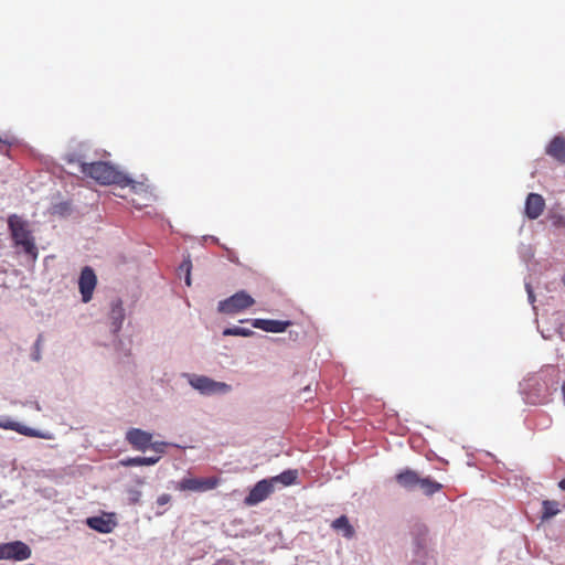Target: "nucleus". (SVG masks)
Here are the masks:
<instances>
[{
	"label": "nucleus",
	"mask_w": 565,
	"mask_h": 565,
	"mask_svg": "<svg viewBox=\"0 0 565 565\" xmlns=\"http://www.w3.org/2000/svg\"><path fill=\"white\" fill-rule=\"evenodd\" d=\"M68 163H77L79 172L95 180L102 185L118 184L120 186H136V182L129 177L118 171L113 164L104 161L83 162L71 156L67 158Z\"/></svg>",
	"instance_id": "f257e3e1"
},
{
	"label": "nucleus",
	"mask_w": 565,
	"mask_h": 565,
	"mask_svg": "<svg viewBox=\"0 0 565 565\" xmlns=\"http://www.w3.org/2000/svg\"><path fill=\"white\" fill-rule=\"evenodd\" d=\"M8 226L15 245L21 246L26 254L36 258L38 248L34 244L31 232L28 230L26 222L20 216L13 214L8 218Z\"/></svg>",
	"instance_id": "f03ea898"
},
{
	"label": "nucleus",
	"mask_w": 565,
	"mask_h": 565,
	"mask_svg": "<svg viewBox=\"0 0 565 565\" xmlns=\"http://www.w3.org/2000/svg\"><path fill=\"white\" fill-rule=\"evenodd\" d=\"M254 303L255 299L246 291L241 290L220 301L217 305V310L224 315H236L254 306Z\"/></svg>",
	"instance_id": "7ed1b4c3"
},
{
	"label": "nucleus",
	"mask_w": 565,
	"mask_h": 565,
	"mask_svg": "<svg viewBox=\"0 0 565 565\" xmlns=\"http://www.w3.org/2000/svg\"><path fill=\"white\" fill-rule=\"evenodd\" d=\"M221 483L218 477L209 478H183L177 489L180 491L205 492L215 489Z\"/></svg>",
	"instance_id": "20e7f679"
},
{
	"label": "nucleus",
	"mask_w": 565,
	"mask_h": 565,
	"mask_svg": "<svg viewBox=\"0 0 565 565\" xmlns=\"http://www.w3.org/2000/svg\"><path fill=\"white\" fill-rule=\"evenodd\" d=\"M190 384L193 388L202 394L227 393L231 386L223 382H216L207 376L194 375L190 379Z\"/></svg>",
	"instance_id": "39448f33"
},
{
	"label": "nucleus",
	"mask_w": 565,
	"mask_h": 565,
	"mask_svg": "<svg viewBox=\"0 0 565 565\" xmlns=\"http://www.w3.org/2000/svg\"><path fill=\"white\" fill-rule=\"evenodd\" d=\"M31 548L22 541H14L0 544V561L14 559L24 561L31 556Z\"/></svg>",
	"instance_id": "423d86ee"
},
{
	"label": "nucleus",
	"mask_w": 565,
	"mask_h": 565,
	"mask_svg": "<svg viewBox=\"0 0 565 565\" xmlns=\"http://www.w3.org/2000/svg\"><path fill=\"white\" fill-rule=\"evenodd\" d=\"M275 490V487L270 479H263L258 481L249 491L244 499V503L247 507L256 505L266 500Z\"/></svg>",
	"instance_id": "0eeeda50"
},
{
	"label": "nucleus",
	"mask_w": 565,
	"mask_h": 565,
	"mask_svg": "<svg viewBox=\"0 0 565 565\" xmlns=\"http://www.w3.org/2000/svg\"><path fill=\"white\" fill-rule=\"evenodd\" d=\"M97 284V277L93 270V268L86 266L82 269L79 280H78V287L82 295V300L84 302H88L92 297L93 292L95 290Z\"/></svg>",
	"instance_id": "6e6552de"
},
{
	"label": "nucleus",
	"mask_w": 565,
	"mask_h": 565,
	"mask_svg": "<svg viewBox=\"0 0 565 565\" xmlns=\"http://www.w3.org/2000/svg\"><path fill=\"white\" fill-rule=\"evenodd\" d=\"M127 441L138 450H145L151 445L152 435L139 428H131L126 434Z\"/></svg>",
	"instance_id": "1a4fd4ad"
},
{
	"label": "nucleus",
	"mask_w": 565,
	"mask_h": 565,
	"mask_svg": "<svg viewBox=\"0 0 565 565\" xmlns=\"http://www.w3.org/2000/svg\"><path fill=\"white\" fill-rule=\"evenodd\" d=\"M248 321L252 323L254 328L273 333L284 332L291 324L290 321L271 319H252Z\"/></svg>",
	"instance_id": "9d476101"
},
{
	"label": "nucleus",
	"mask_w": 565,
	"mask_h": 565,
	"mask_svg": "<svg viewBox=\"0 0 565 565\" xmlns=\"http://www.w3.org/2000/svg\"><path fill=\"white\" fill-rule=\"evenodd\" d=\"M420 478L422 477L417 471L409 468H405L401 470L398 473H396L395 481L399 487L408 491H412L418 488Z\"/></svg>",
	"instance_id": "9b49d317"
},
{
	"label": "nucleus",
	"mask_w": 565,
	"mask_h": 565,
	"mask_svg": "<svg viewBox=\"0 0 565 565\" xmlns=\"http://www.w3.org/2000/svg\"><path fill=\"white\" fill-rule=\"evenodd\" d=\"M545 209V201L541 194L530 193L525 201V215L530 220L537 218Z\"/></svg>",
	"instance_id": "f8f14e48"
},
{
	"label": "nucleus",
	"mask_w": 565,
	"mask_h": 565,
	"mask_svg": "<svg viewBox=\"0 0 565 565\" xmlns=\"http://www.w3.org/2000/svg\"><path fill=\"white\" fill-rule=\"evenodd\" d=\"M86 524L92 529L103 534L113 532L116 522L113 520L111 514L102 516H90L86 520Z\"/></svg>",
	"instance_id": "ddd939ff"
},
{
	"label": "nucleus",
	"mask_w": 565,
	"mask_h": 565,
	"mask_svg": "<svg viewBox=\"0 0 565 565\" xmlns=\"http://www.w3.org/2000/svg\"><path fill=\"white\" fill-rule=\"evenodd\" d=\"M546 153L565 163V139L559 136L554 137L547 146Z\"/></svg>",
	"instance_id": "4468645a"
},
{
	"label": "nucleus",
	"mask_w": 565,
	"mask_h": 565,
	"mask_svg": "<svg viewBox=\"0 0 565 565\" xmlns=\"http://www.w3.org/2000/svg\"><path fill=\"white\" fill-rule=\"evenodd\" d=\"M0 428L14 430L28 437H41V435L35 429L12 420L0 422Z\"/></svg>",
	"instance_id": "2eb2a0df"
},
{
	"label": "nucleus",
	"mask_w": 565,
	"mask_h": 565,
	"mask_svg": "<svg viewBox=\"0 0 565 565\" xmlns=\"http://www.w3.org/2000/svg\"><path fill=\"white\" fill-rule=\"evenodd\" d=\"M160 457H130L120 460V465L124 467L132 466H152L159 461Z\"/></svg>",
	"instance_id": "dca6fc26"
},
{
	"label": "nucleus",
	"mask_w": 565,
	"mask_h": 565,
	"mask_svg": "<svg viewBox=\"0 0 565 565\" xmlns=\"http://www.w3.org/2000/svg\"><path fill=\"white\" fill-rule=\"evenodd\" d=\"M298 478V471L297 470H285L280 475L270 478V481L275 486L276 483H281L285 487L291 486L296 483V480Z\"/></svg>",
	"instance_id": "f3484780"
},
{
	"label": "nucleus",
	"mask_w": 565,
	"mask_h": 565,
	"mask_svg": "<svg viewBox=\"0 0 565 565\" xmlns=\"http://www.w3.org/2000/svg\"><path fill=\"white\" fill-rule=\"evenodd\" d=\"M418 488L423 491L424 494L433 495L436 492L440 491L443 486L439 482L427 477L420 478Z\"/></svg>",
	"instance_id": "a211bd4d"
},
{
	"label": "nucleus",
	"mask_w": 565,
	"mask_h": 565,
	"mask_svg": "<svg viewBox=\"0 0 565 565\" xmlns=\"http://www.w3.org/2000/svg\"><path fill=\"white\" fill-rule=\"evenodd\" d=\"M559 503L554 500L542 502V520H548L559 513Z\"/></svg>",
	"instance_id": "6ab92c4d"
},
{
	"label": "nucleus",
	"mask_w": 565,
	"mask_h": 565,
	"mask_svg": "<svg viewBox=\"0 0 565 565\" xmlns=\"http://www.w3.org/2000/svg\"><path fill=\"white\" fill-rule=\"evenodd\" d=\"M331 526L335 531H343L344 535L348 537L351 535V525L349 523V519L345 515L335 519Z\"/></svg>",
	"instance_id": "aec40b11"
},
{
	"label": "nucleus",
	"mask_w": 565,
	"mask_h": 565,
	"mask_svg": "<svg viewBox=\"0 0 565 565\" xmlns=\"http://www.w3.org/2000/svg\"><path fill=\"white\" fill-rule=\"evenodd\" d=\"M255 332L250 329L242 327L226 328L223 331V335H236V337H252Z\"/></svg>",
	"instance_id": "412c9836"
},
{
	"label": "nucleus",
	"mask_w": 565,
	"mask_h": 565,
	"mask_svg": "<svg viewBox=\"0 0 565 565\" xmlns=\"http://www.w3.org/2000/svg\"><path fill=\"white\" fill-rule=\"evenodd\" d=\"M111 319L114 331H118L121 328L124 321V310L121 307H116L111 310Z\"/></svg>",
	"instance_id": "4be33fe9"
},
{
	"label": "nucleus",
	"mask_w": 565,
	"mask_h": 565,
	"mask_svg": "<svg viewBox=\"0 0 565 565\" xmlns=\"http://www.w3.org/2000/svg\"><path fill=\"white\" fill-rule=\"evenodd\" d=\"M190 267H191V263H190V260L184 262V263L180 266V269H185V271H186V276H185V284H186L188 286H190V285H191Z\"/></svg>",
	"instance_id": "5701e85b"
},
{
	"label": "nucleus",
	"mask_w": 565,
	"mask_h": 565,
	"mask_svg": "<svg viewBox=\"0 0 565 565\" xmlns=\"http://www.w3.org/2000/svg\"><path fill=\"white\" fill-rule=\"evenodd\" d=\"M171 501V495L168 493H162L157 498V504L159 507L166 505Z\"/></svg>",
	"instance_id": "b1692460"
},
{
	"label": "nucleus",
	"mask_w": 565,
	"mask_h": 565,
	"mask_svg": "<svg viewBox=\"0 0 565 565\" xmlns=\"http://www.w3.org/2000/svg\"><path fill=\"white\" fill-rule=\"evenodd\" d=\"M41 341H42V335H40L34 344V353H33V360L34 361H39L40 360V344H41Z\"/></svg>",
	"instance_id": "393cba45"
},
{
	"label": "nucleus",
	"mask_w": 565,
	"mask_h": 565,
	"mask_svg": "<svg viewBox=\"0 0 565 565\" xmlns=\"http://www.w3.org/2000/svg\"><path fill=\"white\" fill-rule=\"evenodd\" d=\"M154 450L157 451H163V447L166 446L164 443H154L150 445Z\"/></svg>",
	"instance_id": "a878e982"
},
{
	"label": "nucleus",
	"mask_w": 565,
	"mask_h": 565,
	"mask_svg": "<svg viewBox=\"0 0 565 565\" xmlns=\"http://www.w3.org/2000/svg\"><path fill=\"white\" fill-rule=\"evenodd\" d=\"M558 487L561 490L565 491V478L558 482Z\"/></svg>",
	"instance_id": "bb28decb"
},
{
	"label": "nucleus",
	"mask_w": 565,
	"mask_h": 565,
	"mask_svg": "<svg viewBox=\"0 0 565 565\" xmlns=\"http://www.w3.org/2000/svg\"><path fill=\"white\" fill-rule=\"evenodd\" d=\"M527 292H529V298H530V300H531V301H534V296H533V292H532V290H531L530 286H527Z\"/></svg>",
	"instance_id": "cd10ccee"
},
{
	"label": "nucleus",
	"mask_w": 565,
	"mask_h": 565,
	"mask_svg": "<svg viewBox=\"0 0 565 565\" xmlns=\"http://www.w3.org/2000/svg\"><path fill=\"white\" fill-rule=\"evenodd\" d=\"M0 141L7 143V145H12L13 143V139H9V138H6V139H0Z\"/></svg>",
	"instance_id": "c85d7f7f"
},
{
	"label": "nucleus",
	"mask_w": 565,
	"mask_h": 565,
	"mask_svg": "<svg viewBox=\"0 0 565 565\" xmlns=\"http://www.w3.org/2000/svg\"><path fill=\"white\" fill-rule=\"evenodd\" d=\"M213 565H222L221 563H216V564H213Z\"/></svg>",
	"instance_id": "c756f323"
}]
</instances>
